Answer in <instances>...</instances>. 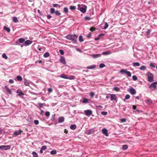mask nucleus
I'll return each mask as SVG.
<instances>
[{
    "label": "nucleus",
    "mask_w": 157,
    "mask_h": 157,
    "mask_svg": "<svg viewBox=\"0 0 157 157\" xmlns=\"http://www.w3.org/2000/svg\"><path fill=\"white\" fill-rule=\"evenodd\" d=\"M65 37L69 40H71L73 43H75L77 42L78 36L75 34H69L67 35Z\"/></svg>",
    "instance_id": "f257e3e1"
},
{
    "label": "nucleus",
    "mask_w": 157,
    "mask_h": 157,
    "mask_svg": "<svg viewBox=\"0 0 157 157\" xmlns=\"http://www.w3.org/2000/svg\"><path fill=\"white\" fill-rule=\"evenodd\" d=\"M147 80L150 82H152L153 80V75L150 72H148L147 74Z\"/></svg>",
    "instance_id": "f03ea898"
},
{
    "label": "nucleus",
    "mask_w": 157,
    "mask_h": 157,
    "mask_svg": "<svg viewBox=\"0 0 157 157\" xmlns=\"http://www.w3.org/2000/svg\"><path fill=\"white\" fill-rule=\"evenodd\" d=\"M156 85H157V81L152 83L149 86V88L152 89L151 90H155L156 87Z\"/></svg>",
    "instance_id": "7ed1b4c3"
},
{
    "label": "nucleus",
    "mask_w": 157,
    "mask_h": 157,
    "mask_svg": "<svg viewBox=\"0 0 157 157\" xmlns=\"http://www.w3.org/2000/svg\"><path fill=\"white\" fill-rule=\"evenodd\" d=\"M10 145H2L0 146V149L1 150H8L10 149Z\"/></svg>",
    "instance_id": "20e7f679"
},
{
    "label": "nucleus",
    "mask_w": 157,
    "mask_h": 157,
    "mask_svg": "<svg viewBox=\"0 0 157 157\" xmlns=\"http://www.w3.org/2000/svg\"><path fill=\"white\" fill-rule=\"evenodd\" d=\"M17 93L18 94L19 96L21 97L24 95V94L23 93L21 89H18L17 91Z\"/></svg>",
    "instance_id": "39448f33"
},
{
    "label": "nucleus",
    "mask_w": 157,
    "mask_h": 157,
    "mask_svg": "<svg viewBox=\"0 0 157 157\" xmlns=\"http://www.w3.org/2000/svg\"><path fill=\"white\" fill-rule=\"evenodd\" d=\"M129 91L132 95L135 94L136 93V91L135 89L132 87L130 88Z\"/></svg>",
    "instance_id": "423d86ee"
},
{
    "label": "nucleus",
    "mask_w": 157,
    "mask_h": 157,
    "mask_svg": "<svg viewBox=\"0 0 157 157\" xmlns=\"http://www.w3.org/2000/svg\"><path fill=\"white\" fill-rule=\"evenodd\" d=\"M32 43V42L29 40H27L26 41H25L24 43V45L25 46H27L31 44Z\"/></svg>",
    "instance_id": "0eeeda50"
},
{
    "label": "nucleus",
    "mask_w": 157,
    "mask_h": 157,
    "mask_svg": "<svg viewBox=\"0 0 157 157\" xmlns=\"http://www.w3.org/2000/svg\"><path fill=\"white\" fill-rule=\"evenodd\" d=\"M22 132V131L21 130H19V131H16L14 132L13 135L16 136L21 135Z\"/></svg>",
    "instance_id": "6e6552de"
},
{
    "label": "nucleus",
    "mask_w": 157,
    "mask_h": 157,
    "mask_svg": "<svg viewBox=\"0 0 157 157\" xmlns=\"http://www.w3.org/2000/svg\"><path fill=\"white\" fill-rule=\"evenodd\" d=\"M94 131L93 128L90 129L88 130L86 132V133L88 135H90L94 133Z\"/></svg>",
    "instance_id": "1a4fd4ad"
},
{
    "label": "nucleus",
    "mask_w": 157,
    "mask_h": 157,
    "mask_svg": "<svg viewBox=\"0 0 157 157\" xmlns=\"http://www.w3.org/2000/svg\"><path fill=\"white\" fill-rule=\"evenodd\" d=\"M84 112L85 113V114L86 116H89L91 115L92 114V111L90 110H87L84 111Z\"/></svg>",
    "instance_id": "9d476101"
},
{
    "label": "nucleus",
    "mask_w": 157,
    "mask_h": 157,
    "mask_svg": "<svg viewBox=\"0 0 157 157\" xmlns=\"http://www.w3.org/2000/svg\"><path fill=\"white\" fill-rule=\"evenodd\" d=\"M102 133L105 135L106 136H108V131L107 129L105 128H103L102 129Z\"/></svg>",
    "instance_id": "9b49d317"
},
{
    "label": "nucleus",
    "mask_w": 157,
    "mask_h": 157,
    "mask_svg": "<svg viewBox=\"0 0 157 157\" xmlns=\"http://www.w3.org/2000/svg\"><path fill=\"white\" fill-rule=\"evenodd\" d=\"M110 100L113 101V100H116L117 99V97L116 95L114 94H110Z\"/></svg>",
    "instance_id": "f8f14e48"
},
{
    "label": "nucleus",
    "mask_w": 157,
    "mask_h": 157,
    "mask_svg": "<svg viewBox=\"0 0 157 157\" xmlns=\"http://www.w3.org/2000/svg\"><path fill=\"white\" fill-rule=\"evenodd\" d=\"M60 61L62 63L64 64H66V62L65 58L63 57H62L60 59Z\"/></svg>",
    "instance_id": "ddd939ff"
},
{
    "label": "nucleus",
    "mask_w": 157,
    "mask_h": 157,
    "mask_svg": "<svg viewBox=\"0 0 157 157\" xmlns=\"http://www.w3.org/2000/svg\"><path fill=\"white\" fill-rule=\"evenodd\" d=\"M101 56V55L100 54H93L91 55V56L93 58H96L99 57Z\"/></svg>",
    "instance_id": "4468645a"
},
{
    "label": "nucleus",
    "mask_w": 157,
    "mask_h": 157,
    "mask_svg": "<svg viewBox=\"0 0 157 157\" xmlns=\"http://www.w3.org/2000/svg\"><path fill=\"white\" fill-rule=\"evenodd\" d=\"M60 77L65 79H71L70 77H67V75L64 74H61L60 76Z\"/></svg>",
    "instance_id": "2eb2a0df"
},
{
    "label": "nucleus",
    "mask_w": 157,
    "mask_h": 157,
    "mask_svg": "<svg viewBox=\"0 0 157 157\" xmlns=\"http://www.w3.org/2000/svg\"><path fill=\"white\" fill-rule=\"evenodd\" d=\"M64 118L63 117H62L58 118V121L59 123H62L64 122Z\"/></svg>",
    "instance_id": "dca6fc26"
},
{
    "label": "nucleus",
    "mask_w": 157,
    "mask_h": 157,
    "mask_svg": "<svg viewBox=\"0 0 157 157\" xmlns=\"http://www.w3.org/2000/svg\"><path fill=\"white\" fill-rule=\"evenodd\" d=\"M96 65L94 64L91 65L87 67L86 68L87 69H93L95 68L96 67Z\"/></svg>",
    "instance_id": "f3484780"
},
{
    "label": "nucleus",
    "mask_w": 157,
    "mask_h": 157,
    "mask_svg": "<svg viewBox=\"0 0 157 157\" xmlns=\"http://www.w3.org/2000/svg\"><path fill=\"white\" fill-rule=\"evenodd\" d=\"M79 10L82 13H85L86 11V8L83 7H81L79 8Z\"/></svg>",
    "instance_id": "a211bd4d"
},
{
    "label": "nucleus",
    "mask_w": 157,
    "mask_h": 157,
    "mask_svg": "<svg viewBox=\"0 0 157 157\" xmlns=\"http://www.w3.org/2000/svg\"><path fill=\"white\" fill-rule=\"evenodd\" d=\"M110 54H111V52L109 51L103 52L102 53V54L104 55H107Z\"/></svg>",
    "instance_id": "6ab92c4d"
},
{
    "label": "nucleus",
    "mask_w": 157,
    "mask_h": 157,
    "mask_svg": "<svg viewBox=\"0 0 157 157\" xmlns=\"http://www.w3.org/2000/svg\"><path fill=\"white\" fill-rule=\"evenodd\" d=\"M76 128V125L75 124H71L70 126V128L72 130L75 129Z\"/></svg>",
    "instance_id": "aec40b11"
},
{
    "label": "nucleus",
    "mask_w": 157,
    "mask_h": 157,
    "mask_svg": "<svg viewBox=\"0 0 157 157\" xmlns=\"http://www.w3.org/2000/svg\"><path fill=\"white\" fill-rule=\"evenodd\" d=\"M132 65L134 67L139 66H140V63L138 62L133 63Z\"/></svg>",
    "instance_id": "412c9836"
},
{
    "label": "nucleus",
    "mask_w": 157,
    "mask_h": 157,
    "mask_svg": "<svg viewBox=\"0 0 157 157\" xmlns=\"http://www.w3.org/2000/svg\"><path fill=\"white\" fill-rule=\"evenodd\" d=\"M139 69L141 71L144 70L146 69V67L145 66L143 65L140 67Z\"/></svg>",
    "instance_id": "4be33fe9"
},
{
    "label": "nucleus",
    "mask_w": 157,
    "mask_h": 157,
    "mask_svg": "<svg viewBox=\"0 0 157 157\" xmlns=\"http://www.w3.org/2000/svg\"><path fill=\"white\" fill-rule=\"evenodd\" d=\"M18 41L20 43H22L25 41V39L23 38H20L18 40Z\"/></svg>",
    "instance_id": "5701e85b"
},
{
    "label": "nucleus",
    "mask_w": 157,
    "mask_h": 157,
    "mask_svg": "<svg viewBox=\"0 0 157 157\" xmlns=\"http://www.w3.org/2000/svg\"><path fill=\"white\" fill-rule=\"evenodd\" d=\"M5 88L7 90V91H8L9 93L10 94H12V92L10 90L8 87L6 86H5Z\"/></svg>",
    "instance_id": "b1692460"
},
{
    "label": "nucleus",
    "mask_w": 157,
    "mask_h": 157,
    "mask_svg": "<svg viewBox=\"0 0 157 157\" xmlns=\"http://www.w3.org/2000/svg\"><path fill=\"white\" fill-rule=\"evenodd\" d=\"M88 99L86 98H83V100H82V103H87L88 102Z\"/></svg>",
    "instance_id": "393cba45"
},
{
    "label": "nucleus",
    "mask_w": 157,
    "mask_h": 157,
    "mask_svg": "<svg viewBox=\"0 0 157 157\" xmlns=\"http://www.w3.org/2000/svg\"><path fill=\"white\" fill-rule=\"evenodd\" d=\"M24 84L26 86H29V82H28L27 80L25 79H24Z\"/></svg>",
    "instance_id": "a878e982"
},
{
    "label": "nucleus",
    "mask_w": 157,
    "mask_h": 157,
    "mask_svg": "<svg viewBox=\"0 0 157 157\" xmlns=\"http://www.w3.org/2000/svg\"><path fill=\"white\" fill-rule=\"evenodd\" d=\"M4 29L6 31L8 32H10V29L9 28L6 26H4Z\"/></svg>",
    "instance_id": "bb28decb"
},
{
    "label": "nucleus",
    "mask_w": 157,
    "mask_h": 157,
    "mask_svg": "<svg viewBox=\"0 0 157 157\" xmlns=\"http://www.w3.org/2000/svg\"><path fill=\"white\" fill-rule=\"evenodd\" d=\"M49 56V54L48 52H46L45 53H44V57L45 58H47Z\"/></svg>",
    "instance_id": "cd10ccee"
},
{
    "label": "nucleus",
    "mask_w": 157,
    "mask_h": 157,
    "mask_svg": "<svg viewBox=\"0 0 157 157\" xmlns=\"http://www.w3.org/2000/svg\"><path fill=\"white\" fill-rule=\"evenodd\" d=\"M32 154L33 155V157H38V155L36 152L33 151Z\"/></svg>",
    "instance_id": "c85d7f7f"
},
{
    "label": "nucleus",
    "mask_w": 157,
    "mask_h": 157,
    "mask_svg": "<svg viewBox=\"0 0 157 157\" xmlns=\"http://www.w3.org/2000/svg\"><path fill=\"white\" fill-rule=\"evenodd\" d=\"M17 78L18 81H21L22 80V77L20 75L17 76Z\"/></svg>",
    "instance_id": "c756f323"
},
{
    "label": "nucleus",
    "mask_w": 157,
    "mask_h": 157,
    "mask_svg": "<svg viewBox=\"0 0 157 157\" xmlns=\"http://www.w3.org/2000/svg\"><path fill=\"white\" fill-rule=\"evenodd\" d=\"M55 13L56 15L57 16H59L61 15V13L58 10L56 11Z\"/></svg>",
    "instance_id": "7c9ffc66"
},
{
    "label": "nucleus",
    "mask_w": 157,
    "mask_h": 157,
    "mask_svg": "<svg viewBox=\"0 0 157 157\" xmlns=\"http://www.w3.org/2000/svg\"><path fill=\"white\" fill-rule=\"evenodd\" d=\"M13 21L14 22L16 23L18 21V20L17 19V18L16 17H14L13 18Z\"/></svg>",
    "instance_id": "2f4dec72"
},
{
    "label": "nucleus",
    "mask_w": 157,
    "mask_h": 157,
    "mask_svg": "<svg viewBox=\"0 0 157 157\" xmlns=\"http://www.w3.org/2000/svg\"><path fill=\"white\" fill-rule=\"evenodd\" d=\"M55 9L53 8L50 9V13L51 14H53L55 13Z\"/></svg>",
    "instance_id": "473e14b6"
},
{
    "label": "nucleus",
    "mask_w": 157,
    "mask_h": 157,
    "mask_svg": "<svg viewBox=\"0 0 157 157\" xmlns=\"http://www.w3.org/2000/svg\"><path fill=\"white\" fill-rule=\"evenodd\" d=\"M146 102L147 104H151L152 103V101L151 99H147L146 101Z\"/></svg>",
    "instance_id": "72a5a7b5"
},
{
    "label": "nucleus",
    "mask_w": 157,
    "mask_h": 157,
    "mask_svg": "<svg viewBox=\"0 0 157 157\" xmlns=\"http://www.w3.org/2000/svg\"><path fill=\"white\" fill-rule=\"evenodd\" d=\"M56 151L55 150H52L50 152L51 155H55L56 154Z\"/></svg>",
    "instance_id": "f704fd0d"
},
{
    "label": "nucleus",
    "mask_w": 157,
    "mask_h": 157,
    "mask_svg": "<svg viewBox=\"0 0 157 157\" xmlns=\"http://www.w3.org/2000/svg\"><path fill=\"white\" fill-rule=\"evenodd\" d=\"M127 71L124 69H121L120 71V72L122 74H126Z\"/></svg>",
    "instance_id": "c9c22d12"
},
{
    "label": "nucleus",
    "mask_w": 157,
    "mask_h": 157,
    "mask_svg": "<svg viewBox=\"0 0 157 157\" xmlns=\"http://www.w3.org/2000/svg\"><path fill=\"white\" fill-rule=\"evenodd\" d=\"M2 57L5 59H6L8 58V57L7 56L6 54L5 53H3L2 56Z\"/></svg>",
    "instance_id": "e433bc0d"
},
{
    "label": "nucleus",
    "mask_w": 157,
    "mask_h": 157,
    "mask_svg": "<svg viewBox=\"0 0 157 157\" xmlns=\"http://www.w3.org/2000/svg\"><path fill=\"white\" fill-rule=\"evenodd\" d=\"M79 40L80 42H82L83 41L82 38V36L81 35H80L79 37Z\"/></svg>",
    "instance_id": "4c0bfd02"
},
{
    "label": "nucleus",
    "mask_w": 157,
    "mask_h": 157,
    "mask_svg": "<svg viewBox=\"0 0 157 157\" xmlns=\"http://www.w3.org/2000/svg\"><path fill=\"white\" fill-rule=\"evenodd\" d=\"M76 8V7L74 6H71L70 7V9L71 10H75Z\"/></svg>",
    "instance_id": "58836bf2"
},
{
    "label": "nucleus",
    "mask_w": 157,
    "mask_h": 157,
    "mask_svg": "<svg viewBox=\"0 0 157 157\" xmlns=\"http://www.w3.org/2000/svg\"><path fill=\"white\" fill-rule=\"evenodd\" d=\"M128 146L126 145H124L123 146L122 149L124 150H125L128 148Z\"/></svg>",
    "instance_id": "ea45409f"
},
{
    "label": "nucleus",
    "mask_w": 157,
    "mask_h": 157,
    "mask_svg": "<svg viewBox=\"0 0 157 157\" xmlns=\"http://www.w3.org/2000/svg\"><path fill=\"white\" fill-rule=\"evenodd\" d=\"M126 75H127L130 77L131 76V74L130 72L128 71H127V72L126 73Z\"/></svg>",
    "instance_id": "a19ab883"
},
{
    "label": "nucleus",
    "mask_w": 157,
    "mask_h": 157,
    "mask_svg": "<svg viewBox=\"0 0 157 157\" xmlns=\"http://www.w3.org/2000/svg\"><path fill=\"white\" fill-rule=\"evenodd\" d=\"M105 66V65L103 63H101L99 65V67L101 68H103Z\"/></svg>",
    "instance_id": "79ce46f5"
},
{
    "label": "nucleus",
    "mask_w": 157,
    "mask_h": 157,
    "mask_svg": "<svg viewBox=\"0 0 157 157\" xmlns=\"http://www.w3.org/2000/svg\"><path fill=\"white\" fill-rule=\"evenodd\" d=\"M113 89L114 90L117 91H120V89L117 87H114Z\"/></svg>",
    "instance_id": "37998d69"
},
{
    "label": "nucleus",
    "mask_w": 157,
    "mask_h": 157,
    "mask_svg": "<svg viewBox=\"0 0 157 157\" xmlns=\"http://www.w3.org/2000/svg\"><path fill=\"white\" fill-rule=\"evenodd\" d=\"M108 24L107 22L105 23V26L104 27V29H106L108 27Z\"/></svg>",
    "instance_id": "c03bdc74"
},
{
    "label": "nucleus",
    "mask_w": 157,
    "mask_h": 157,
    "mask_svg": "<svg viewBox=\"0 0 157 157\" xmlns=\"http://www.w3.org/2000/svg\"><path fill=\"white\" fill-rule=\"evenodd\" d=\"M84 19L85 20L88 21L91 20V18L89 17L86 16L85 17Z\"/></svg>",
    "instance_id": "a18cd8bd"
},
{
    "label": "nucleus",
    "mask_w": 157,
    "mask_h": 157,
    "mask_svg": "<svg viewBox=\"0 0 157 157\" xmlns=\"http://www.w3.org/2000/svg\"><path fill=\"white\" fill-rule=\"evenodd\" d=\"M130 98V96L129 94H127L125 97L124 100H127L129 99Z\"/></svg>",
    "instance_id": "49530a36"
},
{
    "label": "nucleus",
    "mask_w": 157,
    "mask_h": 157,
    "mask_svg": "<svg viewBox=\"0 0 157 157\" xmlns=\"http://www.w3.org/2000/svg\"><path fill=\"white\" fill-rule=\"evenodd\" d=\"M64 12L65 13H67L68 12V9L67 7H65L63 9Z\"/></svg>",
    "instance_id": "de8ad7c7"
},
{
    "label": "nucleus",
    "mask_w": 157,
    "mask_h": 157,
    "mask_svg": "<svg viewBox=\"0 0 157 157\" xmlns=\"http://www.w3.org/2000/svg\"><path fill=\"white\" fill-rule=\"evenodd\" d=\"M132 79L134 81H136L137 80V77L135 75H133L132 77Z\"/></svg>",
    "instance_id": "09e8293b"
},
{
    "label": "nucleus",
    "mask_w": 157,
    "mask_h": 157,
    "mask_svg": "<svg viewBox=\"0 0 157 157\" xmlns=\"http://www.w3.org/2000/svg\"><path fill=\"white\" fill-rule=\"evenodd\" d=\"M53 7H60V5L56 4H54L52 5Z\"/></svg>",
    "instance_id": "8fccbe9b"
},
{
    "label": "nucleus",
    "mask_w": 157,
    "mask_h": 157,
    "mask_svg": "<svg viewBox=\"0 0 157 157\" xmlns=\"http://www.w3.org/2000/svg\"><path fill=\"white\" fill-rule=\"evenodd\" d=\"M126 121V119L125 118L121 119L120 120V121L121 122L123 123L125 122Z\"/></svg>",
    "instance_id": "3c124183"
},
{
    "label": "nucleus",
    "mask_w": 157,
    "mask_h": 157,
    "mask_svg": "<svg viewBox=\"0 0 157 157\" xmlns=\"http://www.w3.org/2000/svg\"><path fill=\"white\" fill-rule=\"evenodd\" d=\"M37 104L39 106V108H40L42 107L43 106V105L42 103H38Z\"/></svg>",
    "instance_id": "603ef678"
},
{
    "label": "nucleus",
    "mask_w": 157,
    "mask_h": 157,
    "mask_svg": "<svg viewBox=\"0 0 157 157\" xmlns=\"http://www.w3.org/2000/svg\"><path fill=\"white\" fill-rule=\"evenodd\" d=\"M101 114L103 115H106L107 114V113L106 112L102 111L101 112Z\"/></svg>",
    "instance_id": "864d4df0"
},
{
    "label": "nucleus",
    "mask_w": 157,
    "mask_h": 157,
    "mask_svg": "<svg viewBox=\"0 0 157 157\" xmlns=\"http://www.w3.org/2000/svg\"><path fill=\"white\" fill-rule=\"evenodd\" d=\"M55 114H54L52 116V117L51 118V121H53L54 120L55 118Z\"/></svg>",
    "instance_id": "5fc2aeb1"
},
{
    "label": "nucleus",
    "mask_w": 157,
    "mask_h": 157,
    "mask_svg": "<svg viewBox=\"0 0 157 157\" xmlns=\"http://www.w3.org/2000/svg\"><path fill=\"white\" fill-rule=\"evenodd\" d=\"M50 113L49 112H47L45 113V115L47 117H48L50 116Z\"/></svg>",
    "instance_id": "6e6d98bb"
},
{
    "label": "nucleus",
    "mask_w": 157,
    "mask_h": 157,
    "mask_svg": "<svg viewBox=\"0 0 157 157\" xmlns=\"http://www.w3.org/2000/svg\"><path fill=\"white\" fill-rule=\"evenodd\" d=\"M151 32V30L150 29H148L147 31L146 32V34L147 35H149L150 32Z\"/></svg>",
    "instance_id": "4d7b16f0"
},
{
    "label": "nucleus",
    "mask_w": 157,
    "mask_h": 157,
    "mask_svg": "<svg viewBox=\"0 0 157 157\" xmlns=\"http://www.w3.org/2000/svg\"><path fill=\"white\" fill-rule=\"evenodd\" d=\"M95 30V29L93 27H91L90 29V30L92 32L94 31Z\"/></svg>",
    "instance_id": "13d9d810"
},
{
    "label": "nucleus",
    "mask_w": 157,
    "mask_h": 157,
    "mask_svg": "<svg viewBox=\"0 0 157 157\" xmlns=\"http://www.w3.org/2000/svg\"><path fill=\"white\" fill-rule=\"evenodd\" d=\"M34 123L36 125H37L39 124V121L37 120H35L34 121Z\"/></svg>",
    "instance_id": "bf43d9fd"
},
{
    "label": "nucleus",
    "mask_w": 157,
    "mask_h": 157,
    "mask_svg": "<svg viewBox=\"0 0 157 157\" xmlns=\"http://www.w3.org/2000/svg\"><path fill=\"white\" fill-rule=\"evenodd\" d=\"M150 66L151 67H155V65L154 64L152 63H151L150 64Z\"/></svg>",
    "instance_id": "052dcab7"
},
{
    "label": "nucleus",
    "mask_w": 157,
    "mask_h": 157,
    "mask_svg": "<svg viewBox=\"0 0 157 157\" xmlns=\"http://www.w3.org/2000/svg\"><path fill=\"white\" fill-rule=\"evenodd\" d=\"M60 53L62 55H63L64 54L63 51L62 50H60L59 51Z\"/></svg>",
    "instance_id": "680f3d73"
},
{
    "label": "nucleus",
    "mask_w": 157,
    "mask_h": 157,
    "mask_svg": "<svg viewBox=\"0 0 157 157\" xmlns=\"http://www.w3.org/2000/svg\"><path fill=\"white\" fill-rule=\"evenodd\" d=\"M90 95L91 97H93L94 95V92H91Z\"/></svg>",
    "instance_id": "e2e57ef3"
},
{
    "label": "nucleus",
    "mask_w": 157,
    "mask_h": 157,
    "mask_svg": "<svg viewBox=\"0 0 157 157\" xmlns=\"http://www.w3.org/2000/svg\"><path fill=\"white\" fill-rule=\"evenodd\" d=\"M42 150H45L47 149V147L46 146H43L41 148Z\"/></svg>",
    "instance_id": "0e129e2a"
},
{
    "label": "nucleus",
    "mask_w": 157,
    "mask_h": 157,
    "mask_svg": "<svg viewBox=\"0 0 157 157\" xmlns=\"http://www.w3.org/2000/svg\"><path fill=\"white\" fill-rule=\"evenodd\" d=\"M133 112L135 113H139L140 112V111L136 109Z\"/></svg>",
    "instance_id": "69168bd1"
},
{
    "label": "nucleus",
    "mask_w": 157,
    "mask_h": 157,
    "mask_svg": "<svg viewBox=\"0 0 157 157\" xmlns=\"http://www.w3.org/2000/svg\"><path fill=\"white\" fill-rule=\"evenodd\" d=\"M48 92L50 93L52 91V90L51 88H49L48 89Z\"/></svg>",
    "instance_id": "338daca9"
},
{
    "label": "nucleus",
    "mask_w": 157,
    "mask_h": 157,
    "mask_svg": "<svg viewBox=\"0 0 157 157\" xmlns=\"http://www.w3.org/2000/svg\"><path fill=\"white\" fill-rule=\"evenodd\" d=\"M9 82L10 83H13L14 82L13 80L11 79H10Z\"/></svg>",
    "instance_id": "774afa93"
}]
</instances>
